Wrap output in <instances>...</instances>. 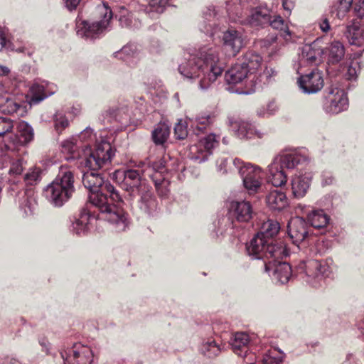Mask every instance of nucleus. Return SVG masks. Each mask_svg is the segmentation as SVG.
I'll list each match as a JSON object with an SVG mask.
<instances>
[{
  "mask_svg": "<svg viewBox=\"0 0 364 364\" xmlns=\"http://www.w3.org/2000/svg\"><path fill=\"white\" fill-rule=\"evenodd\" d=\"M23 170V160L16 159L11 162L9 173L13 176H18L21 174Z\"/></svg>",
  "mask_w": 364,
  "mask_h": 364,
  "instance_id": "49",
  "label": "nucleus"
},
{
  "mask_svg": "<svg viewBox=\"0 0 364 364\" xmlns=\"http://www.w3.org/2000/svg\"><path fill=\"white\" fill-rule=\"evenodd\" d=\"M90 216V213L84 210L80 213V218L77 219L75 222L73 223V230L75 231L76 234L80 235L86 232Z\"/></svg>",
  "mask_w": 364,
  "mask_h": 364,
  "instance_id": "35",
  "label": "nucleus"
},
{
  "mask_svg": "<svg viewBox=\"0 0 364 364\" xmlns=\"http://www.w3.org/2000/svg\"><path fill=\"white\" fill-rule=\"evenodd\" d=\"M236 125H237V135L240 138H250L251 135L253 133L252 128L251 125L246 122H236Z\"/></svg>",
  "mask_w": 364,
  "mask_h": 364,
  "instance_id": "45",
  "label": "nucleus"
},
{
  "mask_svg": "<svg viewBox=\"0 0 364 364\" xmlns=\"http://www.w3.org/2000/svg\"><path fill=\"white\" fill-rule=\"evenodd\" d=\"M345 55L343 45L340 41H333L328 47V60L334 64L340 62Z\"/></svg>",
  "mask_w": 364,
  "mask_h": 364,
  "instance_id": "30",
  "label": "nucleus"
},
{
  "mask_svg": "<svg viewBox=\"0 0 364 364\" xmlns=\"http://www.w3.org/2000/svg\"><path fill=\"white\" fill-rule=\"evenodd\" d=\"M74 176L71 170L61 166L56 178L47 186V198L55 206H61L72 196L75 191Z\"/></svg>",
  "mask_w": 364,
  "mask_h": 364,
  "instance_id": "4",
  "label": "nucleus"
},
{
  "mask_svg": "<svg viewBox=\"0 0 364 364\" xmlns=\"http://www.w3.org/2000/svg\"><path fill=\"white\" fill-rule=\"evenodd\" d=\"M117 57L127 61L129 59H138L139 50L134 44L124 46L119 52L116 53Z\"/></svg>",
  "mask_w": 364,
  "mask_h": 364,
  "instance_id": "34",
  "label": "nucleus"
},
{
  "mask_svg": "<svg viewBox=\"0 0 364 364\" xmlns=\"http://www.w3.org/2000/svg\"><path fill=\"white\" fill-rule=\"evenodd\" d=\"M277 73V71L272 68H266L264 71L263 75L266 77V78H269L273 76H275Z\"/></svg>",
  "mask_w": 364,
  "mask_h": 364,
  "instance_id": "56",
  "label": "nucleus"
},
{
  "mask_svg": "<svg viewBox=\"0 0 364 364\" xmlns=\"http://www.w3.org/2000/svg\"><path fill=\"white\" fill-rule=\"evenodd\" d=\"M267 25L271 26L274 29L279 30L280 36L285 41L290 39L291 33L287 25L281 16H274V19L272 20V15L270 14L269 22Z\"/></svg>",
  "mask_w": 364,
  "mask_h": 364,
  "instance_id": "31",
  "label": "nucleus"
},
{
  "mask_svg": "<svg viewBox=\"0 0 364 364\" xmlns=\"http://www.w3.org/2000/svg\"><path fill=\"white\" fill-rule=\"evenodd\" d=\"M250 342L248 334L244 332H237L230 340L232 350L240 356H245L247 352V346Z\"/></svg>",
  "mask_w": 364,
  "mask_h": 364,
  "instance_id": "21",
  "label": "nucleus"
},
{
  "mask_svg": "<svg viewBox=\"0 0 364 364\" xmlns=\"http://www.w3.org/2000/svg\"><path fill=\"white\" fill-rule=\"evenodd\" d=\"M246 249L250 256H252L255 259H263L264 262L272 259H280L287 255L282 243H272L259 234H257L247 244Z\"/></svg>",
  "mask_w": 364,
  "mask_h": 364,
  "instance_id": "5",
  "label": "nucleus"
},
{
  "mask_svg": "<svg viewBox=\"0 0 364 364\" xmlns=\"http://www.w3.org/2000/svg\"><path fill=\"white\" fill-rule=\"evenodd\" d=\"M273 269V276L274 279L281 284L287 283L291 275V266L287 262H281L279 259H271L264 262V271L269 272Z\"/></svg>",
  "mask_w": 364,
  "mask_h": 364,
  "instance_id": "14",
  "label": "nucleus"
},
{
  "mask_svg": "<svg viewBox=\"0 0 364 364\" xmlns=\"http://www.w3.org/2000/svg\"><path fill=\"white\" fill-rule=\"evenodd\" d=\"M6 92L4 85H0V99L3 97V94Z\"/></svg>",
  "mask_w": 364,
  "mask_h": 364,
  "instance_id": "63",
  "label": "nucleus"
},
{
  "mask_svg": "<svg viewBox=\"0 0 364 364\" xmlns=\"http://www.w3.org/2000/svg\"><path fill=\"white\" fill-rule=\"evenodd\" d=\"M280 226L278 222L268 220L262 223L261 230L257 234L264 239L270 240L272 243H277L273 238L277 235Z\"/></svg>",
  "mask_w": 364,
  "mask_h": 364,
  "instance_id": "26",
  "label": "nucleus"
},
{
  "mask_svg": "<svg viewBox=\"0 0 364 364\" xmlns=\"http://www.w3.org/2000/svg\"><path fill=\"white\" fill-rule=\"evenodd\" d=\"M62 151L71 154V158L75 159L80 157L78 151V146L75 139H70L62 143Z\"/></svg>",
  "mask_w": 364,
  "mask_h": 364,
  "instance_id": "40",
  "label": "nucleus"
},
{
  "mask_svg": "<svg viewBox=\"0 0 364 364\" xmlns=\"http://www.w3.org/2000/svg\"><path fill=\"white\" fill-rule=\"evenodd\" d=\"M41 171L39 168H31L24 176V181L26 185L34 186L41 180Z\"/></svg>",
  "mask_w": 364,
  "mask_h": 364,
  "instance_id": "42",
  "label": "nucleus"
},
{
  "mask_svg": "<svg viewBox=\"0 0 364 364\" xmlns=\"http://www.w3.org/2000/svg\"><path fill=\"white\" fill-rule=\"evenodd\" d=\"M299 268L306 276V282L314 286H316L317 281L327 277L330 272V268L326 262L316 259L309 260L301 264Z\"/></svg>",
  "mask_w": 364,
  "mask_h": 364,
  "instance_id": "10",
  "label": "nucleus"
},
{
  "mask_svg": "<svg viewBox=\"0 0 364 364\" xmlns=\"http://www.w3.org/2000/svg\"><path fill=\"white\" fill-rule=\"evenodd\" d=\"M231 162V165H233L240 172V168L243 167L245 165L242 166V161L238 159H235L233 160L229 159Z\"/></svg>",
  "mask_w": 364,
  "mask_h": 364,
  "instance_id": "58",
  "label": "nucleus"
},
{
  "mask_svg": "<svg viewBox=\"0 0 364 364\" xmlns=\"http://www.w3.org/2000/svg\"><path fill=\"white\" fill-rule=\"evenodd\" d=\"M284 353L277 349L269 350L263 357V364H281L284 359Z\"/></svg>",
  "mask_w": 364,
  "mask_h": 364,
  "instance_id": "38",
  "label": "nucleus"
},
{
  "mask_svg": "<svg viewBox=\"0 0 364 364\" xmlns=\"http://www.w3.org/2000/svg\"><path fill=\"white\" fill-rule=\"evenodd\" d=\"M323 50L314 41L311 44H306L302 48V58L309 63L317 64L321 61Z\"/></svg>",
  "mask_w": 364,
  "mask_h": 364,
  "instance_id": "24",
  "label": "nucleus"
},
{
  "mask_svg": "<svg viewBox=\"0 0 364 364\" xmlns=\"http://www.w3.org/2000/svg\"><path fill=\"white\" fill-rule=\"evenodd\" d=\"M218 144L219 137L214 134H208L190 147L191 158L199 163L205 161Z\"/></svg>",
  "mask_w": 364,
  "mask_h": 364,
  "instance_id": "8",
  "label": "nucleus"
},
{
  "mask_svg": "<svg viewBox=\"0 0 364 364\" xmlns=\"http://www.w3.org/2000/svg\"><path fill=\"white\" fill-rule=\"evenodd\" d=\"M144 173L149 176V173L163 175L165 171V163L164 160L160 159L157 161L149 162L146 167L144 169Z\"/></svg>",
  "mask_w": 364,
  "mask_h": 364,
  "instance_id": "37",
  "label": "nucleus"
},
{
  "mask_svg": "<svg viewBox=\"0 0 364 364\" xmlns=\"http://www.w3.org/2000/svg\"><path fill=\"white\" fill-rule=\"evenodd\" d=\"M148 4L154 8L156 12L161 13L164 8L168 4L169 0H147Z\"/></svg>",
  "mask_w": 364,
  "mask_h": 364,
  "instance_id": "51",
  "label": "nucleus"
},
{
  "mask_svg": "<svg viewBox=\"0 0 364 364\" xmlns=\"http://www.w3.org/2000/svg\"><path fill=\"white\" fill-rule=\"evenodd\" d=\"M149 177L151 178L154 183L156 191L160 197H166L169 194V185L168 180L165 178L164 175L157 176L156 174L149 173Z\"/></svg>",
  "mask_w": 364,
  "mask_h": 364,
  "instance_id": "27",
  "label": "nucleus"
},
{
  "mask_svg": "<svg viewBox=\"0 0 364 364\" xmlns=\"http://www.w3.org/2000/svg\"><path fill=\"white\" fill-rule=\"evenodd\" d=\"M174 134L178 139H183L188 136L186 126L180 121L174 127Z\"/></svg>",
  "mask_w": 364,
  "mask_h": 364,
  "instance_id": "50",
  "label": "nucleus"
},
{
  "mask_svg": "<svg viewBox=\"0 0 364 364\" xmlns=\"http://www.w3.org/2000/svg\"><path fill=\"white\" fill-rule=\"evenodd\" d=\"M66 8L70 10L73 11L76 9L77 6L79 5L81 0H64Z\"/></svg>",
  "mask_w": 364,
  "mask_h": 364,
  "instance_id": "55",
  "label": "nucleus"
},
{
  "mask_svg": "<svg viewBox=\"0 0 364 364\" xmlns=\"http://www.w3.org/2000/svg\"><path fill=\"white\" fill-rule=\"evenodd\" d=\"M0 108L4 114H12L17 113L21 108V105L11 98H6V100L0 104Z\"/></svg>",
  "mask_w": 364,
  "mask_h": 364,
  "instance_id": "41",
  "label": "nucleus"
},
{
  "mask_svg": "<svg viewBox=\"0 0 364 364\" xmlns=\"http://www.w3.org/2000/svg\"><path fill=\"white\" fill-rule=\"evenodd\" d=\"M227 12L230 17L234 16L240 17L245 5L241 0H230L227 3Z\"/></svg>",
  "mask_w": 364,
  "mask_h": 364,
  "instance_id": "36",
  "label": "nucleus"
},
{
  "mask_svg": "<svg viewBox=\"0 0 364 364\" xmlns=\"http://www.w3.org/2000/svg\"><path fill=\"white\" fill-rule=\"evenodd\" d=\"M200 350L204 355L213 358L218 355L221 350L214 341H210L202 345Z\"/></svg>",
  "mask_w": 364,
  "mask_h": 364,
  "instance_id": "39",
  "label": "nucleus"
},
{
  "mask_svg": "<svg viewBox=\"0 0 364 364\" xmlns=\"http://www.w3.org/2000/svg\"><path fill=\"white\" fill-rule=\"evenodd\" d=\"M308 220L314 228L320 229L328 225L329 218L323 210H316L309 214Z\"/></svg>",
  "mask_w": 364,
  "mask_h": 364,
  "instance_id": "28",
  "label": "nucleus"
},
{
  "mask_svg": "<svg viewBox=\"0 0 364 364\" xmlns=\"http://www.w3.org/2000/svg\"><path fill=\"white\" fill-rule=\"evenodd\" d=\"M310 179L307 176H295L291 181L292 193L296 198L304 197L309 188Z\"/></svg>",
  "mask_w": 364,
  "mask_h": 364,
  "instance_id": "25",
  "label": "nucleus"
},
{
  "mask_svg": "<svg viewBox=\"0 0 364 364\" xmlns=\"http://www.w3.org/2000/svg\"><path fill=\"white\" fill-rule=\"evenodd\" d=\"M14 129V122L7 117H0V137L9 135Z\"/></svg>",
  "mask_w": 364,
  "mask_h": 364,
  "instance_id": "44",
  "label": "nucleus"
},
{
  "mask_svg": "<svg viewBox=\"0 0 364 364\" xmlns=\"http://www.w3.org/2000/svg\"><path fill=\"white\" fill-rule=\"evenodd\" d=\"M170 134V128L166 123H159L152 132L153 140L156 144H163Z\"/></svg>",
  "mask_w": 364,
  "mask_h": 364,
  "instance_id": "32",
  "label": "nucleus"
},
{
  "mask_svg": "<svg viewBox=\"0 0 364 364\" xmlns=\"http://www.w3.org/2000/svg\"><path fill=\"white\" fill-rule=\"evenodd\" d=\"M225 80L228 84H236L240 82L245 78L252 79L242 64H237L225 73Z\"/></svg>",
  "mask_w": 364,
  "mask_h": 364,
  "instance_id": "23",
  "label": "nucleus"
},
{
  "mask_svg": "<svg viewBox=\"0 0 364 364\" xmlns=\"http://www.w3.org/2000/svg\"><path fill=\"white\" fill-rule=\"evenodd\" d=\"M267 205L272 210H281L288 205V199L284 192L272 191L266 198Z\"/></svg>",
  "mask_w": 364,
  "mask_h": 364,
  "instance_id": "22",
  "label": "nucleus"
},
{
  "mask_svg": "<svg viewBox=\"0 0 364 364\" xmlns=\"http://www.w3.org/2000/svg\"><path fill=\"white\" fill-rule=\"evenodd\" d=\"M299 84L304 92L314 93L323 87V80L321 73L315 70L309 74L302 75L299 79Z\"/></svg>",
  "mask_w": 364,
  "mask_h": 364,
  "instance_id": "17",
  "label": "nucleus"
},
{
  "mask_svg": "<svg viewBox=\"0 0 364 364\" xmlns=\"http://www.w3.org/2000/svg\"><path fill=\"white\" fill-rule=\"evenodd\" d=\"M262 62V57L257 53L248 52L245 55L242 64L247 70L249 77H252L251 82H254V85L249 90L242 92V93L247 95L255 92V87L257 84V80L258 79L255 75V72L260 68Z\"/></svg>",
  "mask_w": 364,
  "mask_h": 364,
  "instance_id": "16",
  "label": "nucleus"
},
{
  "mask_svg": "<svg viewBox=\"0 0 364 364\" xmlns=\"http://www.w3.org/2000/svg\"><path fill=\"white\" fill-rule=\"evenodd\" d=\"M346 36L350 38L351 44H359L361 42L360 40L363 38L358 26L355 24L347 27Z\"/></svg>",
  "mask_w": 364,
  "mask_h": 364,
  "instance_id": "43",
  "label": "nucleus"
},
{
  "mask_svg": "<svg viewBox=\"0 0 364 364\" xmlns=\"http://www.w3.org/2000/svg\"><path fill=\"white\" fill-rule=\"evenodd\" d=\"M33 136V128L27 122L22 121L18 124L16 134L14 138L10 136L9 140L15 146H23L31 141Z\"/></svg>",
  "mask_w": 364,
  "mask_h": 364,
  "instance_id": "18",
  "label": "nucleus"
},
{
  "mask_svg": "<svg viewBox=\"0 0 364 364\" xmlns=\"http://www.w3.org/2000/svg\"><path fill=\"white\" fill-rule=\"evenodd\" d=\"M218 170L223 173H227L228 171H232L231 162L228 159H221L218 164Z\"/></svg>",
  "mask_w": 364,
  "mask_h": 364,
  "instance_id": "53",
  "label": "nucleus"
},
{
  "mask_svg": "<svg viewBox=\"0 0 364 364\" xmlns=\"http://www.w3.org/2000/svg\"><path fill=\"white\" fill-rule=\"evenodd\" d=\"M10 73V70L3 65H0V75H7Z\"/></svg>",
  "mask_w": 364,
  "mask_h": 364,
  "instance_id": "60",
  "label": "nucleus"
},
{
  "mask_svg": "<svg viewBox=\"0 0 364 364\" xmlns=\"http://www.w3.org/2000/svg\"><path fill=\"white\" fill-rule=\"evenodd\" d=\"M6 43V33L4 30L0 28V50H1Z\"/></svg>",
  "mask_w": 364,
  "mask_h": 364,
  "instance_id": "57",
  "label": "nucleus"
},
{
  "mask_svg": "<svg viewBox=\"0 0 364 364\" xmlns=\"http://www.w3.org/2000/svg\"><path fill=\"white\" fill-rule=\"evenodd\" d=\"M355 11L359 18H364V0H358L355 4Z\"/></svg>",
  "mask_w": 364,
  "mask_h": 364,
  "instance_id": "54",
  "label": "nucleus"
},
{
  "mask_svg": "<svg viewBox=\"0 0 364 364\" xmlns=\"http://www.w3.org/2000/svg\"><path fill=\"white\" fill-rule=\"evenodd\" d=\"M360 70V67L358 61H351L348 66L346 77L348 80H354L356 78L358 73Z\"/></svg>",
  "mask_w": 364,
  "mask_h": 364,
  "instance_id": "48",
  "label": "nucleus"
},
{
  "mask_svg": "<svg viewBox=\"0 0 364 364\" xmlns=\"http://www.w3.org/2000/svg\"><path fill=\"white\" fill-rule=\"evenodd\" d=\"M30 92L31 104H38L53 93L52 92L47 91L44 85L38 83L33 84L31 87Z\"/></svg>",
  "mask_w": 364,
  "mask_h": 364,
  "instance_id": "29",
  "label": "nucleus"
},
{
  "mask_svg": "<svg viewBox=\"0 0 364 364\" xmlns=\"http://www.w3.org/2000/svg\"><path fill=\"white\" fill-rule=\"evenodd\" d=\"M240 173L243 178V184L250 194H254L261 188L263 173L259 167L245 164L240 168Z\"/></svg>",
  "mask_w": 364,
  "mask_h": 364,
  "instance_id": "9",
  "label": "nucleus"
},
{
  "mask_svg": "<svg viewBox=\"0 0 364 364\" xmlns=\"http://www.w3.org/2000/svg\"><path fill=\"white\" fill-rule=\"evenodd\" d=\"M223 41L225 46L230 48L234 54L238 53L244 46L242 33L232 28L228 29L224 33Z\"/></svg>",
  "mask_w": 364,
  "mask_h": 364,
  "instance_id": "19",
  "label": "nucleus"
},
{
  "mask_svg": "<svg viewBox=\"0 0 364 364\" xmlns=\"http://www.w3.org/2000/svg\"><path fill=\"white\" fill-rule=\"evenodd\" d=\"M271 11L266 6H260L252 9L248 17V21L252 26H264L269 22Z\"/></svg>",
  "mask_w": 364,
  "mask_h": 364,
  "instance_id": "20",
  "label": "nucleus"
},
{
  "mask_svg": "<svg viewBox=\"0 0 364 364\" xmlns=\"http://www.w3.org/2000/svg\"><path fill=\"white\" fill-rule=\"evenodd\" d=\"M353 0H340L332 6L331 13L341 19L350 11Z\"/></svg>",
  "mask_w": 364,
  "mask_h": 364,
  "instance_id": "33",
  "label": "nucleus"
},
{
  "mask_svg": "<svg viewBox=\"0 0 364 364\" xmlns=\"http://www.w3.org/2000/svg\"><path fill=\"white\" fill-rule=\"evenodd\" d=\"M84 164L90 170L82 175V183L89 190V203L105 215L109 222L117 225L118 231H124L127 226V218L122 208L119 207L122 199L119 192L108 181H105L97 170L109 165L114 156L109 142L102 141L93 151H85Z\"/></svg>",
  "mask_w": 364,
  "mask_h": 364,
  "instance_id": "1",
  "label": "nucleus"
},
{
  "mask_svg": "<svg viewBox=\"0 0 364 364\" xmlns=\"http://www.w3.org/2000/svg\"><path fill=\"white\" fill-rule=\"evenodd\" d=\"M104 10L103 19L100 21L89 23L85 21H77V34L86 38H95L102 34L108 27L109 21L112 17V11L105 4L100 8Z\"/></svg>",
  "mask_w": 364,
  "mask_h": 364,
  "instance_id": "7",
  "label": "nucleus"
},
{
  "mask_svg": "<svg viewBox=\"0 0 364 364\" xmlns=\"http://www.w3.org/2000/svg\"><path fill=\"white\" fill-rule=\"evenodd\" d=\"M230 213L237 222L247 223L251 220L255 213L249 201L241 200L231 202Z\"/></svg>",
  "mask_w": 364,
  "mask_h": 364,
  "instance_id": "15",
  "label": "nucleus"
},
{
  "mask_svg": "<svg viewBox=\"0 0 364 364\" xmlns=\"http://www.w3.org/2000/svg\"><path fill=\"white\" fill-rule=\"evenodd\" d=\"M306 160L305 156L296 152L276 156L273 162L269 166L270 182L275 187L284 185L287 180L284 168L287 169L294 168Z\"/></svg>",
  "mask_w": 364,
  "mask_h": 364,
  "instance_id": "6",
  "label": "nucleus"
},
{
  "mask_svg": "<svg viewBox=\"0 0 364 364\" xmlns=\"http://www.w3.org/2000/svg\"><path fill=\"white\" fill-rule=\"evenodd\" d=\"M320 28L323 32H327L330 29L329 23L326 18L321 23Z\"/></svg>",
  "mask_w": 364,
  "mask_h": 364,
  "instance_id": "59",
  "label": "nucleus"
},
{
  "mask_svg": "<svg viewBox=\"0 0 364 364\" xmlns=\"http://www.w3.org/2000/svg\"><path fill=\"white\" fill-rule=\"evenodd\" d=\"M212 122L211 117L209 115H203L197 118V127L200 130H203L207 125Z\"/></svg>",
  "mask_w": 364,
  "mask_h": 364,
  "instance_id": "52",
  "label": "nucleus"
},
{
  "mask_svg": "<svg viewBox=\"0 0 364 364\" xmlns=\"http://www.w3.org/2000/svg\"><path fill=\"white\" fill-rule=\"evenodd\" d=\"M1 364H20V363L14 358H6Z\"/></svg>",
  "mask_w": 364,
  "mask_h": 364,
  "instance_id": "61",
  "label": "nucleus"
},
{
  "mask_svg": "<svg viewBox=\"0 0 364 364\" xmlns=\"http://www.w3.org/2000/svg\"><path fill=\"white\" fill-rule=\"evenodd\" d=\"M326 110L333 114H338L348 107V98L343 89L331 87L326 96Z\"/></svg>",
  "mask_w": 364,
  "mask_h": 364,
  "instance_id": "12",
  "label": "nucleus"
},
{
  "mask_svg": "<svg viewBox=\"0 0 364 364\" xmlns=\"http://www.w3.org/2000/svg\"><path fill=\"white\" fill-rule=\"evenodd\" d=\"M54 122L55 128L58 132H62L69 124L68 120L66 119L65 116L60 112H57L55 114Z\"/></svg>",
  "mask_w": 364,
  "mask_h": 364,
  "instance_id": "47",
  "label": "nucleus"
},
{
  "mask_svg": "<svg viewBox=\"0 0 364 364\" xmlns=\"http://www.w3.org/2000/svg\"><path fill=\"white\" fill-rule=\"evenodd\" d=\"M282 5L284 9L290 10L291 7V2H289L288 0H283Z\"/></svg>",
  "mask_w": 364,
  "mask_h": 364,
  "instance_id": "62",
  "label": "nucleus"
},
{
  "mask_svg": "<svg viewBox=\"0 0 364 364\" xmlns=\"http://www.w3.org/2000/svg\"><path fill=\"white\" fill-rule=\"evenodd\" d=\"M61 357L64 364H91L93 354L89 347L75 345L69 353L62 352Z\"/></svg>",
  "mask_w": 364,
  "mask_h": 364,
  "instance_id": "11",
  "label": "nucleus"
},
{
  "mask_svg": "<svg viewBox=\"0 0 364 364\" xmlns=\"http://www.w3.org/2000/svg\"><path fill=\"white\" fill-rule=\"evenodd\" d=\"M287 228L288 235L292 242L300 248L299 245L305 243V240L309 235L306 221L300 217L291 218L288 223Z\"/></svg>",
  "mask_w": 364,
  "mask_h": 364,
  "instance_id": "13",
  "label": "nucleus"
},
{
  "mask_svg": "<svg viewBox=\"0 0 364 364\" xmlns=\"http://www.w3.org/2000/svg\"><path fill=\"white\" fill-rule=\"evenodd\" d=\"M178 70L187 78H198L199 87L203 90L208 89L223 73L218 54L212 49L203 52L200 58L191 55L187 62L179 65Z\"/></svg>",
  "mask_w": 364,
  "mask_h": 364,
  "instance_id": "2",
  "label": "nucleus"
},
{
  "mask_svg": "<svg viewBox=\"0 0 364 364\" xmlns=\"http://www.w3.org/2000/svg\"><path fill=\"white\" fill-rule=\"evenodd\" d=\"M278 108L274 102H271L266 107H262L257 110V115L262 117H268L275 114Z\"/></svg>",
  "mask_w": 364,
  "mask_h": 364,
  "instance_id": "46",
  "label": "nucleus"
},
{
  "mask_svg": "<svg viewBox=\"0 0 364 364\" xmlns=\"http://www.w3.org/2000/svg\"><path fill=\"white\" fill-rule=\"evenodd\" d=\"M116 178H123L122 186L129 193L132 199L136 196L140 197V208L149 214H151L157 209V201L145 183L141 182V176L137 170L128 169L126 171H116L114 173Z\"/></svg>",
  "mask_w": 364,
  "mask_h": 364,
  "instance_id": "3",
  "label": "nucleus"
}]
</instances>
